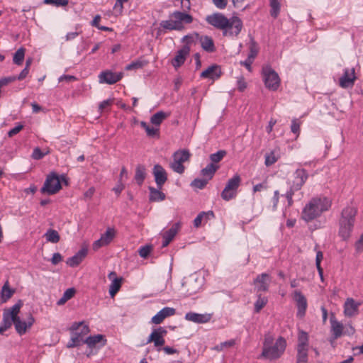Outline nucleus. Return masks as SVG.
I'll list each match as a JSON object with an SVG mask.
<instances>
[{
  "label": "nucleus",
  "instance_id": "nucleus-54",
  "mask_svg": "<svg viewBox=\"0 0 363 363\" xmlns=\"http://www.w3.org/2000/svg\"><path fill=\"white\" fill-rule=\"evenodd\" d=\"M152 250L151 245H145L140 248L139 255L143 258H146Z\"/></svg>",
  "mask_w": 363,
  "mask_h": 363
},
{
  "label": "nucleus",
  "instance_id": "nucleus-29",
  "mask_svg": "<svg viewBox=\"0 0 363 363\" xmlns=\"http://www.w3.org/2000/svg\"><path fill=\"white\" fill-rule=\"evenodd\" d=\"M161 189H155L154 187L150 186V196L149 199L152 202H158L162 201L165 199V194L160 191Z\"/></svg>",
  "mask_w": 363,
  "mask_h": 363
},
{
  "label": "nucleus",
  "instance_id": "nucleus-49",
  "mask_svg": "<svg viewBox=\"0 0 363 363\" xmlns=\"http://www.w3.org/2000/svg\"><path fill=\"white\" fill-rule=\"evenodd\" d=\"M225 155L226 152L225 150H218L216 153L211 154L210 155V160L212 162L211 163L214 164L219 162Z\"/></svg>",
  "mask_w": 363,
  "mask_h": 363
},
{
  "label": "nucleus",
  "instance_id": "nucleus-1",
  "mask_svg": "<svg viewBox=\"0 0 363 363\" xmlns=\"http://www.w3.org/2000/svg\"><path fill=\"white\" fill-rule=\"evenodd\" d=\"M206 22L217 29L223 31V35L227 37H235L242 28V22L238 17H232L230 19L223 13H215L206 18Z\"/></svg>",
  "mask_w": 363,
  "mask_h": 363
},
{
  "label": "nucleus",
  "instance_id": "nucleus-41",
  "mask_svg": "<svg viewBox=\"0 0 363 363\" xmlns=\"http://www.w3.org/2000/svg\"><path fill=\"white\" fill-rule=\"evenodd\" d=\"M25 52L26 49L23 48H20L17 50V51L14 53L13 57V62L16 65H21L23 64L24 57H25Z\"/></svg>",
  "mask_w": 363,
  "mask_h": 363
},
{
  "label": "nucleus",
  "instance_id": "nucleus-31",
  "mask_svg": "<svg viewBox=\"0 0 363 363\" xmlns=\"http://www.w3.org/2000/svg\"><path fill=\"white\" fill-rule=\"evenodd\" d=\"M146 177V169L143 164H138L135 168V180L138 185H142Z\"/></svg>",
  "mask_w": 363,
  "mask_h": 363
},
{
  "label": "nucleus",
  "instance_id": "nucleus-28",
  "mask_svg": "<svg viewBox=\"0 0 363 363\" xmlns=\"http://www.w3.org/2000/svg\"><path fill=\"white\" fill-rule=\"evenodd\" d=\"M218 168V165L210 163L205 168L201 169V175L203 176L204 179H208V181H209L213 178V175L215 174Z\"/></svg>",
  "mask_w": 363,
  "mask_h": 363
},
{
  "label": "nucleus",
  "instance_id": "nucleus-8",
  "mask_svg": "<svg viewBox=\"0 0 363 363\" xmlns=\"http://www.w3.org/2000/svg\"><path fill=\"white\" fill-rule=\"evenodd\" d=\"M62 188L58 176L52 172L47 176L44 185L41 189L42 193H47L52 195L58 192Z\"/></svg>",
  "mask_w": 363,
  "mask_h": 363
},
{
  "label": "nucleus",
  "instance_id": "nucleus-48",
  "mask_svg": "<svg viewBox=\"0 0 363 363\" xmlns=\"http://www.w3.org/2000/svg\"><path fill=\"white\" fill-rule=\"evenodd\" d=\"M208 182V179L204 178L195 179L191 182V186L199 189H203L207 185Z\"/></svg>",
  "mask_w": 363,
  "mask_h": 363
},
{
  "label": "nucleus",
  "instance_id": "nucleus-50",
  "mask_svg": "<svg viewBox=\"0 0 363 363\" xmlns=\"http://www.w3.org/2000/svg\"><path fill=\"white\" fill-rule=\"evenodd\" d=\"M170 167L172 169L179 174H182L184 172L185 167L182 162H177V160H174L170 164Z\"/></svg>",
  "mask_w": 363,
  "mask_h": 363
},
{
  "label": "nucleus",
  "instance_id": "nucleus-32",
  "mask_svg": "<svg viewBox=\"0 0 363 363\" xmlns=\"http://www.w3.org/2000/svg\"><path fill=\"white\" fill-rule=\"evenodd\" d=\"M170 116L169 113L158 111L153 114L150 118V122L156 126H160L162 121Z\"/></svg>",
  "mask_w": 363,
  "mask_h": 363
},
{
  "label": "nucleus",
  "instance_id": "nucleus-61",
  "mask_svg": "<svg viewBox=\"0 0 363 363\" xmlns=\"http://www.w3.org/2000/svg\"><path fill=\"white\" fill-rule=\"evenodd\" d=\"M45 153H43L39 147H35L33 150L32 157L34 160H40L45 156Z\"/></svg>",
  "mask_w": 363,
  "mask_h": 363
},
{
  "label": "nucleus",
  "instance_id": "nucleus-38",
  "mask_svg": "<svg viewBox=\"0 0 363 363\" xmlns=\"http://www.w3.org/2000/svg\"><path fill=\"white\" fill-rule=\"evenodd\" d=\"M122 283V278H114L109 286V294L113 297L120 290Z\"/></svg>",
  "mask_w": 363,
  "mask_h": 363
},
{
  "label": "nucleus",
  "instance_id": "nucleus-33",
  "mask_svg": "<svg viewBox=\"0 0 363 363\" xmlns=\"http://www.w3.org/2000/svg\"><path fill=\"white\" fill-rule=\"evenodd\" d=\"M22 306H23V303L20 300L16 304H14L11 308H10L9 309H5L4 311V313L9 315L11 318H12L13 320H14L17 318H19L18 316V315L20 312V309Z\"/></svg>",
  "mask_w": 363,
  "mask_h": 363
},
{
  "label": "nucleus",
  "instance_id": "nucleus-37",
  "mask_svg": "<svg viewBox=\"0 0 363 363\" xmlns=\"http://www.w3.org/2000/svg\"><path fill=\"white\" fill-rule=\"evenodd\" d=\"M297 347H309V337L306 332L301 330L298 331Z\"/></svg>",
  "mask_w": 363,
  "mask_h": 363
},
{
  "label": "nucleus",
  "instance_id": "nucleus-14",
  "mask_svg": "<svg viewBox=\"0 0 363 363\" xmlns=\"http://www.w3.org/2000/svg\"><path fill=\"white\" fill-rule=\"evenodd\" d=\"M152 174L157 188L162 189L167 180V174L165 169L160 164L154 165Z\"/></svg>",
  "mask_w": 363,
  "mask_h": 363
},
{
  "label": "nucleus",
  "instance_id": "nucleus-20",
  "mask_svg": "<svg viewBox=\"0 0 363 363\" xmlns=\"http://www.w3.org/2000/svg\"><path fill=\"white\" fill-rule=\"evenodd\" d=\"M211 318V315L208 313L201 314L194 312H189L185 315L186 320L195 323H206L208 322Z\"/></svg>",
  "mask_w": 363,
  "mask_h": 363
},
{
  "label": "nucleus",
  "instance_id": "nucleus-3",
  "mask_svg": "<svg viewBox=\"0 0 363 363\" xmlns=\"http://www.w3.org/2000/svg\"><path fill=\"white\" fill-rule=\"evenodd\" d=\"M286 341L283 337H279L275 342L270 334L264 336L261 357L269 360L279 359L284 352Z\"/></svg>",
  "mask_w": 363,
  "mask_h": 363
},
{
  "label": "nucleus",
  "instance_id": "nucleus-24",
  "mask_svg": "<svg viewBox=\"0 0 363 363\" xmlns=\"http://www.w3.org/2000/svg\"><path fill=\"white\" fill-rule=\"evenodd\" d=\"M199 40L204 51L213 52L216 50L215 44L211 37L208 35H199Z\"/></svg>",
  "mask_w": 363,
  "mask_h": 363
},
{
  "label": "nucleus",
  "instance_id": "nucleus-5",
  "mask_svg": "<svg viewBox=\"0 0 363 363\" xmlns=\"http://www.w3.org/2000/svg\"><path fill=\"white\" fill-rule=\"evenodd\" d=\"M357 213V208L352 206H347L342 209L339 221V234L342 238L346 239L350 236L354 227Z\"/></svg>",
  "mask_w": 363,
  "mask_h": 363
},
{
  "label": "nucleus",
  "instance_id": "nucleus-16",
  "mask_svg": "<svg viewBox=\"0 0 363 363\" xmlns=\"http://www.w3.org/2000/svg\"><path fill=\"white\" fill-rule=\"evenodd\" d=\"M181 228L179 222L175 223L169 230H166L162 234L163 241L162 244V247H167L171 241L176 236L177 233Z\"/></svg>",
  "mask_w": 363,
  "mask_h": 363
},
{
  "label": "nucleus",
  "instance_id": "nucleus-9",
  "mask_svg": "<svg viewBox=\"0 0 363 363\" xmlns=\"http://www.w3.org/2000/svg\"><path fill=\"white\" fill-rule=\"evenodd\" d=\"M167 331L164 327H159L154 329L151 334L149 335L147 342H153L154 346L157 348V351L161 350V347L165 343L164 336L167 335Z\"/></svg>",
  "mask_w": 363,
  "mask_h": 363
},
{
  "label": "nucleus",
  "instance_id": "nucleus-53",
  "mask_svg": "<svg viewBox=\"0 0 363 363\" xmlns=\"http://www.w3.org/2000/svg\"><path fill=\"white\" fill-rule=\"evenodd\" d=\"M235 344V342L234 340H230L223 342L220 343L219 345H216L215 349L217 350H222L225 347H231L234 346Z\"/></svg>",
  "mask_w": 363,
  "mask_h": 363
},
{
  "label": "nucleus",
  "instance_id": "nucleus-40",
  "mask_svg": "<svg viewBox=\"0 0 363 363\" xmlns=\"http://www.w3.org/2000/svg\"><path fill=\"white\" fill-rule=\"evenodd\" d=\"M115 235V229L113 228H108L106 232L101 235V238L103 240L104 243H105L107 245L113 240Z\"/></svg>",
  "mask_w": 363,
  "mask_h": 363
},
{
  "label": "nucleus",
  "instance_id": "nucleus-36",
  "mask_svg": "<svg viewBox=\"0 0 363 363\" xmlns=\"http://www.w3.org/2000/svg\"><path fill=\"white\" fill-rule=\"evenodd\" d=\"M308 347H297V363H306L308 362Z\"/></svg>",
  "mask_w": 363,
  "mask_h": 363
},
{
  "label": "nucleus",
  "instance_id": "nucleus-21",
  "mask_svg": "<svg viewBox=\"0 0 363 363\" xmlns=\"http://www.w3.org/2000/svg\"><path fill=\"white\" fill-rule=\"evenodd\" d=\"M175 309L170 307H164L152 318V323L160 324L166 318L174 315Z\"/></svg>",
  "mask_w": 363,
  "mask_h": 363
},
{
  "label": "nucleus",
  "instance_id": "nucleus-19",
  "mask_svg": "<svg viewBox=\"0 0 363 363\" xmlns=\"http://www.w3.org/2000/svg\"><path fill=\"white\" fill-rule=\"evenodd\" d=\"M13 320L16 330L20 335L24 334L27 328H30L35 321L34 318L31 315H29L27 322L21 320L20 318H17Z\"/></svg>",
  "mask_w": 363,
  "mask_h": 363
},
{
  "label": "nucleus",
  "instance_id": "nucleus-35",
  "mask_svg": "<svg viewBox=\"0 0 363 363\" xmlns=\"http://www.w3.org/2000/svg\"><path fill=\"white\" fill-rule=\"evenodd\" d=\"M102 340H104L102 345H104L106 344V340L104 339V335H96L93 336H89L85 339L84 342L85 344H86L89 347L92 348L94 347L96 345V344L101 342Z\"/></svg>",
  "mask_w": 363,
  "mask_h": 363
},
{
  "label": "nucleus",
  "instance_id": "nucleus-7",
  "mask_svg": "<svg viewBox=\"0 0 363 363\" xmlns=\"http://www.w3.org/2000/svg\"><path fill=\"white\" fill-rule=\"evenodd\" d=\"M241 183V178L240 175L235 174L230 179L224 189L221 192V198L226 201H228L236 197L238 189Z\"/></svg>",
  "mask_w": 363,
  "mask_h": 363
},
{
  "label": "nucleus",
  "instance_id": "nucleus-11",
  "mask_svg": "<svg viewBox=\"0 0 363 363\" xmlns=\"http://www.w3.org/2000/svg\"><path fill=\"white\" fill-rule=\"evenodd\" d=\"M100 84H113L119 82L123 77L122 72H113L109 69L104 70L99 74Z\"/></svg>",
  "mask_w": 363,
  "mask_h": 363
},
{
  "label": "nucleus",
  "instance_id": "nucleus-42",
  "mask_svg": "<svg viewBox=\"0 0 363 363\" xmlns=\"http://www.w3.org/2000/svg\"><path fill=\"white\" fill-rule=\"evenodd\" d=\"M279 159V155L276 150L271 151L269 153L266 154L264 164L266 166L269 167L274 164Z\"/></svg>",
  "mask_w": 363,
  "mask_h": 363
},
{
  "label": "nucleus",
  "instance_id": "nucleus-46",
  "mask_svg": "<svg viewBox=\"0 0 363 363\" xmlns=\"http://www.w3.org/2000/svg\"><path fill=\"white\" fill-rule=\"evenodd\" d=\"M332 331L335 338L340 337L342 333V325L336 320H331Z\"/></svg>",
  "mask_w": 363,
  "mask_h": 363
},
{
  "label": "nucleus",
  "instance_id": "nucleus-44",
  "mask_svg": "<svg viewBox=\"0 0 363 363\" xmlns=\"http://www.w3.org/2000/svg\"><path fill=\"white\" fill-rule=\"evenodd\" d=\"M199 34L197 33H194L192 34H189L184 35L182 38V42L185 43L184 46H188L190 48L191 45L196 40H199Z\"/></svg>",
  "mask_w": 363,
  "mask_h": 363
},
{
  "label": "nucleus",
  "instance_id": "nucleus-27",
  "mask_svg": "<svg viewBox=\"0 0 363 363\" xmlns=\"http://www.w3.org/2000/svg\"><path fill=\"white\" fill-rule=\"evenodd\" d=\"M214 218V213L212 211L207 212L202 211L198 214V216L194 220V225L196 228H199L201 225L203 220L206 222L210 218Z\"/></svg>",
  "mask_w": 363,
  "mask_h": 363
},
{
  "label": "nucleus",
  "instance_id": "nucleus-52",
  "mask_svg": "<svg viewBox=\"0 0 363 363\" xmlns=\"http://www.w3.org/2000/svg\"><path fill=\"white\" fill-rule=\"evenodd\" d=\"M44 2L47 4H52L57 7L65 6L68 4V0H45Z\"/></svg>",
  "mask_w": 363,
  "mask_h": 363
},
{
  "label": "nucleus",
  "instance_id": "nucleus-64",
  "mask_svg": "<svg viewBox=\"0 0 363 363\" xmlns=\"http://www.w3.org/2000/svg\"><path fill=\"white\" fill-rule=\"evenodd\" d=\"M267 189V182L265 181L262 183L255 185L253 186V191L254 192L261 191L265 190Z\"/></svg>",
  "mask_w": 363,
  "mask_h": 363
},
{
  "label": "nucleus",
  "instance_id": "nucleus-23",
  "mask_svg": "<svg viewBox=\"0 0 363 363\" xmlns=\"http://www.w3.org/2000/svg\"><path fill=\"white\" fill-rule=\"evenodd\" d=\"M87 252L88 250L86 248H82L74 256L67 259V264L71 267L78 266L85 258Z\"/></svg>",
  "mask_w": 363,
  "mask_h": 363
},
{
  "label": "nucleus",
  "instance_id": "nucleus-39",
  "mask_svg": "<svg viewBox=\"0 0 363 363\" xmlns=\"http://www.w3.org/2000/svg\"><path fill=\"white\" fill-rule=\"evenodd\" d=\"M13 323V318L3 313V320L0 324V334H3L9 328H10Z\"/></svg>",
  "mask_w": 363,
  "mask_h": 363
},
{
  "label": "nucleus",
  "instance_id": "nucleus-60",
  "mask_svg": "<svg viewBox=\"0 0 363 363\" xmlns=\"http://www.w3.org/2000/svg\"><path fill=\"white\" fill-rule=\"evenodd\" d=\"M23 128V125L22 124H18L8 132V136L10 138L14 136L15 135L18 134Z\"/></svg>",
  "mask_w": 363,
  "mask_h": 363
},
{
  "label": "nucleus",
  "instance_id": "nucleus-30",
  "mask_svg": "<svg viewBox=\"0 0 363 363\" xmlns=\"http://www.w3.org/2000/svg\"><path fill=\"white\" fill-rule=\"evenodd\" d=\"M14 293L15 290L9 287V281H6L4 284L0 293L1 302L6 303L12 297Z\"/></svg>",
  "mask_w": 363,
  "mask_h": 363
},
{
  "label": "nucleus",
  "instance_id": "nucleus-4",
  "mask_svg": "<svg viewBox=\"0 0 363 363\" xmlns=\"http://www.w3.org/2000/svg\"><path fill=\"white\" fill-rule=\"evenodd\" d=\"M193 16L186 12L174 11L169 15V19L162 21L160 27L166 30L181 31L185 28V25L193 22Z\"/></svg>",
  "mask_w": 363,
  "mask_h": 363
},
{
  "label": "nucleus",
  "instance_id": "nucleus-43",
  "mask_svg": "<svg viewBox=\"0 0 363 363\" xmlns=\"http://www.w3.org/2000/svg\"><path fill=\"white\" fill-rule=\"evenodd\" d=\"M47 241L52 243H57L60 241V235L57 231L52 229H49L45 234Z\"/></svg>",
  "mask_w": 363,
  "mask_h": 363
},
{
  "label": "nucleus",
  "instance_id": "nucleus-2",
  "mask_svg": "<svg viewBox=\"0 0 363 363\" xmlns=\"http://www.w3.org/2000/svg\"><path fill=\"white\" fill-rule=\"evenodd\" d=\"M331 206L332 200L329 197L324 195L313 196L302 209L301 218L306 223L311 222L329 211Z\"/></svg>",
  "mask_w": 363,
  "mask_h": 363
},
{
  "label": "nucleus",
  "instance_id": "nucleus-25",
  "mask_svg": "<svg viewBox=\"0 0 363 363\" xmlns=\"http://www.w3.org/2000/svg\"><path fill=\"white\" fill-rule=\"evenodd\" d=\"M359 303L352 298H347L344 305V312L347 316H352L357 313Z\"/></svg>",
  "mask_w": 363,
  "mask_h": 363
},
{
  "label": "nucleus",
  "instance_id": "nucleus-63",
  "mask_svg": "<svg viewBox=\"0 0 363 363\" xmlns=\"http://www.w3.org/2000/svg\"><path fill=\"white\" fill-rule=\"evenodd\" d=\"M291 132L294 134H296L297 135L299 134L300 132V124L296 121V119L292 121L291 125Z\"/></svg>",
  "mask_w": 363,
  "mask_h": 363
},
{
  "label": "nucleus",
  "instance_id": "nucleus-17",
  "mask_svg": "<svg viewBox=\"0 0 363 363\" xmlns=\"http://www.w3.org/2000/svg\"><path fill=\"white\" fill-rule=\"evenodd\" d=\"M354 69H345L343 75L340 78V85L342 88H348L354 85L355 80Z\"/></svg>",
  "mask_w": 363,
  "mask_h": 363
},
{
  "label": "nucleus",
  "instance_id": "nucleus-26",
  "mask_svg": "<svg viewBox=\"0 0 363 363\" xmlns=\"http://www.w3.org/2000/svg\"><path fill=\"white\" fill-rule=\"evenodd\" d=\"M182 286H183L184 289L185 288H186L184 293V295L186 296H189L195 294L199 289L196 281H194V280H187V281H184L182 284Z\"/></svg>",
  "mask_w": 363,
  "mask_h": 363
},
{
  "label": "nucleus",
  "instance_id": "nucleus-18",
  "mask_svg": "<svg viewBox=\"0 0 363 363\" xmlns=\"http://www.w3.org/2000/svg\"><path fill=\"white\" fill-rule=\"evenodd\" d=\"M295 180L292 185L295 190H300L308 179V174L306 169H298L294 172Z\"/></svg>",
  "mask_w": 363,
  "mask_h": 363
},
{
  "label": "nucleus",
  "instance_id": "nucleus-13",
  "mask_svg": "<svg viewBox=\"0 0 363 363\" xmlns=\"http://www.w3.org/2000/svg\"><path fill=\"white\" fill-rule=\"evenodd\" d=\"M294 300L296 301L298 308L297 316L299 318L303 317L308 306L306 297L301 291H295L294 292Z\"/></svg>",
  "mask_w": 363,
  "mask_h": 363
},
{
  "label": "nucleus",
  "instance_id": "nucleus-6",
  "mask_svg": "<svg viewBox=\"0 0 363 363\" xmlns=\"http://www.w3.org/2000/svg\"><path fill=\"white\" fill-rule=\"evenodd\" d=\"M262 74L265 86L272 91L277 90L280 85L278 74L269 65L262 67Z\"/></svg>",
  "mask_w": 363,
  "mask_h": 363
},
{
  "label": "nucleus",
  "instance_id": "nucleus-45",
  "mask_svg": "<svg viewBox=\"0 0 363 363\" xmlns=\"http://www.w3.org/2000/svg\"><path fill=\"white\" fill-rule=\"evenodd\" d=\"M267 298L262 296L260 294L257 295V299L255 303V312L259 313L267 303Z\"/></svg>",
  "mask_w": 363,
  "mask_h": 363
},
{
  "label": "nucleus",
  "instance_id": "nucleus-47",
  "mask_svg": "<svg viewBox=\"0 0 363 363\" xmlns=\"http://www.w3.org/2000/svg\"><path fill=\"white\" fill-rule=\"evenodd\" d=\"M271 11L270 14L272 17L277 18L280 11V4L278 0H270Z\"/></svg>",
  "mask_w": 363,
  "mask_h": 363
},
{
  "label": "nucleus",
  "instance_id": "nucleus-15",
  "mask_svg": "<svg viewBox=\"0 0 363 363\" xmlns=\"http://www.w3.org/2000/svg\"><path fill=\"white\" fill-rule=\"evenodd\" d=\"M189 52L190 48L188 46H183L176 52L174 57L172 60V65L175 69L180 67L185 62Z\"/></svg>",
  "mask_w": 363,
  "mask_h": 363
},
{
  "label": "nucleus",
  "instance_id": "nucleus-12",
  "mask_svg": "<svg viewBox=\"0 0 363 363\" xmlns=\"http://www.w3.org/2000/svg\"><path fill=\"white\" fill-rule=\"evenodd\" d=\"M272 281V277L268 273H262L254 280L255 289L257 292L267 291Z\"/></svg>",
  "mask_w": 363,
  "mask_h": 363
},
{
  "label": "nucleus",
  "instance_id": "nucleus-58",
  "mask_svg": "<svg viewBox=\"0 0 363 363\" xmlns=\"http://www.w3.org/2000/svg\"><path fill=\"white\" fill-rule=\"evenodd\" d=\"M113 103V100L111 99H108L107 100H104L100 103L99 106V111L100 112H103L107 108L110 107Z\"/></svg>",
  "mask_w": 363,
  "mask_h": 363
},
{
  "label": "nucleus",
  "instance_id": "nucleus-57",
  "mask_svg": "<svg viewBox=\"0 0 363 363\" xmlns=\"http://www.w3.org/2000/svg\"><path fill=\"white\" fill-rule=\"evenodd\" d=\"M143 66V62H141L140 60H137V61L132 62L131 63L125 67V69L126 70L137 69L142 68Z\"/></svg>",
  "mask_w": 363,
  "mask_h": 363
},
{
  "label": "nucleus",
  "instance_id": "nucleus-22",
  "mask_svg": "<svg viewBox=\"0 0 363 363\" xmlns=\"http://www.w3.org/2000/svg\"><path fill=\"white\" fill-rule=\"evenodd\" d=\"M221 75V70L218 65H213L201 73V78L218 79Z\"/></svg>",
  "mask_w": 363,
  "mask_h": 363
},
{
  "label": "nucleus",
  "instance_id": "nucleus-55",
  "mask_svg": "<svg viewBox=\"0 0 363 363\" xmlns=\"http://www.w3.org/2000/svg\"><path fill=\"white\" fill-rule=\"evenodd\" d=\"M129 0H116L113 9L118 14H121L123 10V4L128 2Z\"/></svg>",
  "mask_w": 363,
  "mask_h": 363
},
{
  "label": "nucleus",
  "instance_id": "nucleus-10",
  "mask_svg": "<svg viewBox=\"0 0 363 363\" xmlns=\"http://www.w3.org/2000/svg\"><path fill=\"white\" fill-rule=\"evenodd\" d=\"M90 332L89 328L88 325H84L82 328H81L79 332H74L72 333L71 338L67 343V347L68 348H73L76 347H79L82 344L85 343L84 338L86 335H87Z\"/></svg>",
  "mask_w": 363,
  "mask_h": 363
},
{
  "label": "nucleus",
  "instance_id": "nucleus-56",
  "mask_svg": "<svg viewBox=\"0 0 363 363\" xmlns=\"http://www.w3.org/2000/svg\"><path fill=\"white\" fill-rule=\"evenodd\" d=\"M296 191V190H295V189L294 188V185H292L290 187V189L289 191H287V192L285 194V196H286V198L287 199V201H288V206H292V204L294 203L293 196L294 194V191Z\"/></svg>",
  "mask_w": 363,
  "mask_h": 363
},
{
  "label": "nucleus",
  "instance_id": "nucleus-34",
  "mask_svg": "<svg viewBox=\"0 0 363 363\" xmlns=\"http://www.w3.org/2000/svg\"><path fill=\"white\" fill-rule=\"evenodd\" d=\"M190 155V152L188 150H179L174 153L173 160L183 164L184 162L189 160Z\"/></svg>",
  "mask_w": 363,
  "mask_h": 363
},
{
  "label": "nucleus",
  "instance_id": "nucleus-59",
  "mask_svg": "<svg viewBox=\"0 0 363 363\" xmlns=\"http://www.w3.org/2000/svg\"><path fill=\"white\" fill-rule=\"evenodd\" d=\"M16 80V76L4 77L0 79V88Z\"/></svg>",
  "mask_w": 363,
  "mask_h": 363
},
{
  "label": "nucleus",
  "instance_id": "nucleus-51",
  "mask_svg": "<svg viewBox=\"0 0 363 363\" xmlns=\"http://www.w3.org/2000/svg\"><path fill=\"white\" fill-rule=\"evenodd\" d=\"M258 53V49L257 48V44L254 41L253 39H252L250 45V53L248 55V57L251 59L254 60L255 57L257 56Z\"/></svg>",
  "mask_w": 363,
  "mask_h": 363
},
{
  "label": "nucleus",
  "instance_id": "nucleus-62",
  "mask_svg": "<svg viewBox=\"0 0 363 363\" xmlns=\"http://www.w3.org/2000/svg\"><path fill=\"white\" fill-rule=\"evenodd\" d=\"M213 4L219 9H224L228 4V0H212Z\"/></svg>",
  "mask_w": 363,
  "mask_h": 363
}]
</instances>
